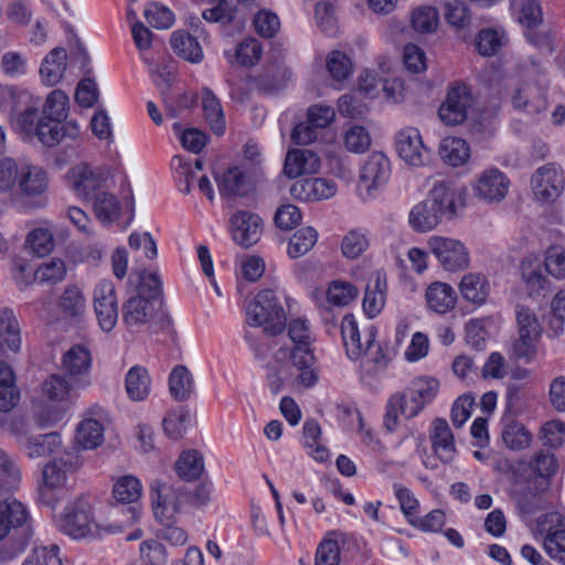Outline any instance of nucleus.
Wrapping results in <instances>:
<instances>
[{
    "label": "nucleus",
    "instance_id": "bf43d9fd",
    "mask_svg": "<svg viewBox=\"0 0 565 565\" xmlns=\"http://www.w3.org/2000/svg\"><path fill=\"white\" fill-rule=\"evenodd\" d=\"M142 487L134 476L119 478L113 488L114 498L121 503H134L141 495Z\"/></svg>",
    "mask_w": 565,
    "mask_h": 565
},
{
    "label": "nucleus",
    "instance_id": "9d476101",
    "mask_svg": "<svg viewBox=\"0 0 565 565\" xmlns=\"http://www.w3.org/2000/svg\"><path fill=\"white\" fill-rule=\"evenodd\" d=\"M443 218H454L466 206L467 189L448 181H438L426 196Z\"/></svg>",
    "mask_w": 565,
    "mask_h": 565
},
{
    "label": "nucleus",
    "instance_id": "f704fd0d",
    "mask_svg": "<svg viewBox=\"0 0 565 565\" xmlns=\"http://www.w3.org/2000/svg\"><path fill=\"white\" fill-rule=\"evenodd\" d=\"M20 401V391L12 367L0 361V412L12 411Z\"/></svg>",
    "mask_w": 565,
    "mask_h": 565
},
{
    "label": "nucleus",
    "instance_id": "39448f33",
    "mask_svg": "<svg viewBox=\"0 0 565 565\" xmlns=\"http://www.w3.org/2000/svg\"><path fill=\"white\" fill-rule=\"evenodd\" d=\"M47 186L46 172L40 167L24 163L11 200L20 209L43 207L46 204Z\"/></svg>",
    "mask_w": 565,
    "mask_h": 565
},
{
    "label": "nucleus",
    "instance_id": "49530a36",
    "mask_svg": "<svg viewBox=\"0 0 565 565\" xmlns=\"http://www.w3.org/2000/svg\"><path fill=\"white\" fill-rule=\"evenodd\" d=\"M175 471L183 480L193 481L199 479L204 471L202 455L196 450L182 452L175 462Z\"/></svg>",
    "mask_w": 565,
    "mask_h": 565
},
{
    "label": "nucleus",
    "instance_id": "69168bd1",
    "mask_svg": "<svg viewBox=\"0 0 565 565\" xmlns=\"http://www.w3.org/2000/svg\"><path fill=\"white\" fill-rule=\"evenodd\" d=\"M369 247L366 233L360 230L348 232L341 242V252L345 258L355 259Z\"/></svg>",
    "mask_w": 565,
    "mask_h": 565
},
{
    "label": "nucleus",
    "instance_id": "4c0bfd02",
    "mask_svg": "<svg viewBox=\"0 0 565 565\" xmlns=\"http://www.w3.org/2000/svg\"><path fill=\"white\" fill-rule=\"evenodd\" d=\"M426 301L433 311L447 313L455 308L457 295L450 285L436 281L427 288Z\"/></svg>",
    "mask_w": 565,
    "mask_h": 565
},
{
    "label": "nucleus",
    "instance_id": "8fccbe9b",
    "mask_svg": "<svg viewBox=\"0 0 565 565\" xmlns=\"http://www.w3.org/2000/svg\"><path fill=\"white\" fill-rule=\"evenodd\" d=\"M61 445L57 433L28 437L24 447L30 458L45 457L53 454Z\"/></svg>",
    "mask_w": 565,
    "mask_h": 565
},
{
    "label": "nucleus",
    "instance_id": "6ab92c4d",
    "mask_svg": "<svg viewBox=\"0 0 565 565\" xmlns=\"http://www.w3.org/2000/svg\"><path fill=\"white\" fill-rule=\"evenodd\" d=\"M81 135V128L77 122L71 120L62 122L56 119L41 117L38 120V131L35 136L39 141L46 147H54L65 139L76 140Z\"/></svg>",
    "mask_w": 565,
    "mask_h": 565
},
{
    "label": "nucleus",
    "instance_id": "37998d69",
    "mask_svg": "<svg viewBox=\"0 0 565 565\" xmlns=\"http://www.w3.org/2000/svg\"><path fill=\"white\" fill-rule=\"evenodd\" d=\"M543 548L554 561L565 565V520L558 518L556 525H552L543 537Z\"/></svg>",
    "mask_w": 565,
    "mask_h": 565
},
{
    "label": "nucleus",
    "instance_id": "09e8293b",
    "mask_svg": "<svg viewBox=\"0 0 565 565\" xmlns=\"http://www.w3.org/2000/svg\"><path fill=\"white\" fill-rule=\"evenodd\" d=\"M317 241L318 232L313 227H302L289 238L287 254L291 258H299L309 253Z\"/></svg>",
    "mask_w": 565,
    "mask_h": 565
},
{
    "label": "nucleus",
    "instance_id": "72a5a7b5",
    "mask_svg": "<svg viewBox=\"0 0 565 565\" xmlns=\"http://www.w3.org/2000/svg\"><path fill=\"white\" fill-rule=\"evenodd\" d=\"M443 217L426 198L413 206L408 215L411 227L418 233H425L434 230Z\"/></svg>",
    "mask_w": 565,
    "mask_h": 565
},
{
    "label": "nucleus",
    "instance_id": "7ed1b4c3",
    "mask_svg": "<svg viewBox=\"0 0 565 565\" xmlns=\"http://www.w3.org/2000/svg\"><path fill=\"white\" fill-rule=\"evenodd\" d=\"M439 383L433 377H420L403 392L392 395L386 405L384 425L390 431L397 427L398 416L406 419L417 416L438 392Z\"/></svg>",
    "mask_w": 565,
    "mask_h": 565
},
{
    "label": "nucleus",
    "instance_id": "f03ea898",
    "mask_svg": "<svg viewBox=\"0 0 565 565\" xmlns=\"http://www.w3.org/2000/svg\"><path fill=\"white\" fill-rule=\"evenodd\" d=\"M277 366L267 372V383L271 393L277 394L284 387L309 388L319 380L316 356L303 352L302 355L290 353L287 349H278L274 354Z\"/></svg>",
    "mask_w": 565,
    "mask_h": 565
},
{
    "label": "nucleus",
    "instance_id": "6e6552de",
    "mask_svg": "<svg viewBox=\"0 0 565 565\" xmlns=\"http://www.w3.org/2000/svg\"><path fill=\"white\" fill-rule=\"evenodd\" d=\"M81 465L79 457L72 452L64 454L46 463L42 471L43 483L39 489L40 500L47 505H52L54 503L52 490L64 487L67 473L75 471Z\"/></svg>",
    "mask_w": 565,
    "mask_h": 565
},
{
    "label": "nucleus",
    "instance_id": "c756f323",
    "mask_svg": "<svg viewBox=\"0 0 565 565\" xmlns=\"http://www.w3.org/2000/svg\"><path fill=\"white\" fill-rule=\"evenodd\" d=\"M67 66L65 49L55 47L43 58L40 75L43 84L54 86L61 82Z\"/></svg>",
    "mask_w": 565,
    "mask_h": 565
},
{
    "label": "nucleus",
    "instance_id": "423d86ee",
    "mask_svg": "<svg viewBox=\"0 0 565 565\" xmlns=\"http://www.w3.org/2000/svg\"><path fill=\"white\" fill-rule=\"evenodd\" d=\"M475 104L471 87L463 82L449 84L444 102L438 108L440 120L447 126L462 124Z\"/></svg>",
    "mask_w": 565,
    "mask_h": 565
},
{
    "label": "nucleus",
    "instance_id": "a878e982",
    "mask_svg": "<svg viewBox=\"0 0 565 565\" xmlns=\"http://www.w3.org/2000/svg\"><path fill=\"white\" fill-rule=\"evenodd\" d=\"M320 168V159L309 149H296L287 153L284 172L288 178H297L301 174L317 173Z\"/></svg>",
    "mask_w": 565,
    "mask_h": 565
},
{
    "label": "nucleus",
    "instance_id": "680f3d73",
    "mask_svg": "<svg viewBox=\"0 0 565 565\" xmlns=\"http://www.w3.org/2000/svg\"><path fill=\"white\" fill-rule=\"evenodd\" d=\"M68 96L61 89H54L46 97L43 117L63 121L68 115Z\"/></svg>",
    "mask_w": 565,
    "mask_h": 565
},
{
    "label": "nucleus",
    "instance_id": "ddd939ff",
    "mask_svg": "<svg viewBox=\"0 0 565 565\" xmlns=\"http://www.w3.org/2000/svg\"><path fill=\"white\" fill-rule=\"evenodd\" d=\"M428 246L446 270L457 271L469 266V253L458 239L433 236L428 241Z\"/></svg>",
    "mask_w": 565,
    "mask_h": 565
},
{
    "label": "nucleus",
    "instance_id": "e433bc0d",
    "mask_svg": "<svg viewBox=\"0 0 565 565\" xmlns=\"http://www.w3.org/2000/svg\"><path fill=\"white\" fill-rule=\"evenodd\" d=\"M79 387L74 379L63 374H52L43 383L44 395L55 402H70L76 397L75 388Z\"/></svg>",
    "mask_w": 565,
    "mask_h": 565
},
{
    "label": "nucleus",
    "instance_id": "ea45409f",
    "mask_svg": "<svg viewBox=\"0 0 565 565\" xmlns=\"http://www.w3.org/2000/svg\"><path fill=\"white\" fill-rule=\"evenodd\" d=\"M386 278L380 271H376L374 279L366 286L363 298V310L370 317H376L385 305Z\"/></svg>",
    "mask_w": 565,
    "mask_h": 565
},
{
    "label": "nucleus",
    "instance_id": "0e129e2a",
    "mask_svg": "<svg viewBox=\"0 0 565 565\" xmlns=\"http://www.w3.org/2000/svg\"><path fill=\"white\" fill-rule=\"evenodd\" d=\"M327 299L331 305L338 307L348 306L358 296V289L348 281L333 280L330 282L326 292Z\"/></svg>",
    "mask_w": 565,
    "mask_h": 565
},
{
    "label": "nucleus",
    "instance_id": "2eb2a0df",
    "mask_svg": "<svg viewBox=\"0 0 565 565\" xmlns=\"http://www.w3.org/2000/svg\"><path fill=\"white\" fill-rule=\"evenodd\" d=\"M391 175V164L387 157L380 152H372L363 163L360 172L359 190H365L370 196L372 190L384 185Z\"/></svg>",
    "mask_w": 565,
    "mask_h": 565
},
{
    "label": "nucleus",
    "instance_id": "e2e57ef3",
    "mask_svg": "<svg viewBox=\"0 0 565 565\" xmlns=\"http://www.w3.org/2000/svg\"><path fill=\"white\" fill-rule=\"evenodd\" d=\"M24 163L12 158L0 160V193H6L10 190L15 191Z\"/></svg>",
    "mask_w": 565,
    "mask_h": 565
},
{
    "label": "nucleus",
    "instance_id": "0eeeda50",
    "mask_svg": "<svg viewBox=\"0 0 565 565\" xmlns=\"http://www.w3.org/2000/svg\"><path fill=\"white\" fill-rule=\"evenodd\" d=\"M150 495L154 516L161 524L174 523L175 515L188 500V493L182 488L169 486L160 480L151 482Z\"/></svg>",
    "mask_w": 565,
    "mask_h": 565
},
{
    "label": "nucleus",
    "instance_id": "4be33fe9",
    "mask_svg": "<svg viewBox=\"0 0 565 565\" xmlns=\"http://www.w3.org/2000/svg\"><path fill=\"white\" fill-rule=\"evenodd\" d=\"M262 218L250 212L238 211L231 217L233 239L244 247L258 242L262 233Z\"/></svg>",
    "mask_w": 565,
    "mask_h": 565
},
{
    "label": "nucleus",
    "instance_id": "a19ab883",
    "mask_svg": "<svg viewBox=\"0 0 565 565\" xmlns=\"http://www.w3.org/2000/svg\"><path fill=\"white\" fill-rule=\"evenodd\" d=\"M171 47L174 53L185 61L199 63L203 58V51L195 38L188 32L178 30L171 34Z\"/></svg>",
    "mask_w": 565,
    "mask_h": 565
},
{
    "label": "nucleus",
    "instance_id": "20e7f679",
    "mask_svg": "<svg viewBox=\"0 0 565 565\" xmlns=\"http://www.w3.org/2000/svg\"><path fill=\"white\" fill-rule=\"evenodd\" d=\"M246 322L254 328L264 327L262 333L275 335L280 333L286 324V316L273 290L259 291L247 305Z\"/></svg>",
    "mask_w": 565,
    "mask_h": 565
},
{
    "label": "nucleus",
    "instance_id": "f8f14e48",
    "mask_svg": "<svg viewBox=\"0 0 565 565\" xmlns=\"http://www.w3.org/2000/svg\"><path fill=\"white\" fill-rule=\"evenodd\" d=\"M93 305L99 327L111 331L118 320V301L116 288L110 280H100L94 288Z\"/></svg>",
    "mask_w": 565,
    "mask_h": 565
},
{
    "label": "nucleus",
    "instance_id": "13d9d810",
    "mask_svg": "<svg viewBox=\"0 0 565 565\" xmlns=\"http://www.w3.org/2000/svg\"><path fill=\"white\" fill-rule=\"evenodd\" d=\"M412 25L416 32L434 33L439 25V12L435 7L422 6L413 11Z\"/></svg>",
    "mask_w": 565,
    "mask_h": 565
},
{
    "label": "nucleus",
    "instance_id": "5fc2aeb1",
    "mask_svg": "<svg viewBox=\"0 0 565 565\" xmlns=\"http://www.w3.org/2000/svg\"><path fill=\"white\" fill-rule=\"evenodd\" d=\"M25 246L34 255L39 257H44L54 249V235L50 228H34L28 234L25 238Z\"/></svg>",
    "mask_w": 565,
    "mask_h": 565
},
{
    "label": "nucleus",
    "instance_id": "de8ad7c7",
    "mask_svg": "<svg viewBox=\"0 0 565 565\" xmlns=\"http://www.w3.org/2000/svg\"><path fill=\"white\" fill-rule=\"evenodd\" d=\"M303 446L308 449V454L317 461L323 462L329 458V450L320 444L321 428L320 425L311 419L306 420L302 428Z\"/></svg>",
    "mask_w": 565,
    "mask_h": 565
},
{
    "label": "nucleus",
    "instance_id": "412c9836",
    "mask_svg": "<svg viewBox=\"0 0 565 565\" xmlns=\"http://www.w3.org/2000/svg\"><path fill=\"white\" fill-rule=\"evenodd\" d=\"M396 150L399 157L412 166H422L428 158L418 129L407 127L396 136Z\"/></svg>",
    "mask_w": 565,
    "mask_h": 565
},
{
    "label": "nucleus",
    "instance_id": "473e14b6",
    "mask_svg": "<svg viewBox=\"0 0 565 565\" xmlns=\"http://www.w3.org/2000/svg\"><path fill=\"white\" fill-rule=\"evenodd\" d=\"M201 99L205 121L216 136H222L225 132L226 122L220 99L210 88L202 89Z\"/></svg>",
    "mask_w": 565,
    "mask_h": 565
},
{
    "label": "nucleus",
    "instance_id": "393cba45",
    "mask_svg": "<svg viewBox=\"0 0 565 565\" xmlns=\"http://www.w3.org/2000/svg\"><path fill=\"white\" fill-rule=\"evenodd\" d=\"M335 193V182L323 178L300 180L291 186V194L302 201L327 200Z\"/></svg>",
    "mask_w": 565,
    "mask_h": 565
},
{
    "label": "nucleus",
    "instance_id": "774afa93",
    "mask_svg": "<svg viewBox=\"0 0 565 565\" xmlns=\"http://www.w3.org/2000/svg\"><path fill=\"white\" fill-rule=\"evenodd\" d=\"M60 547L52 544L49 547H35L24 559L22 565H50L55 562L57 565H63L58 556Z\"/></svg>",
    "mask_w": 565,
    "mask_h": 565
},
{
    "label": "nucleus",
    "instance_id": "79ce46f5",
    "mask_svg": "<svg viewBox=\"0 0 565 565\" xmlns=\"http://www.w3.org/2000/svg\"><path fill=\"white\" fill-rule=\"evenodd\" d=\"M288 335L290 338L291 345H284L280 349H287L288 352L296 353L298 355H302L303 352H308L309 355H315L307 320H292L288 327Z\"/></svg>",
    "mask_w": 565,
    "mask_h": 565
},
{
    "label": "nucleus",
    "instance_id": "58836bf2",
    "mask_svg": "<svg viewBox=\"0 0 565 565\" xmlns=\"http://www.w3.org/2000/svg\"><path fill=\"white\" fill-rule=\"evenodd\" d=\"M459 290L466 300L482 305L490 294V284L484 275L469 273L461 278Z\"/></svg>",
    "mask_w": 565,
    "mask_h": 565
},
{
    "label": "nucleus",
    "instance_id": "cd10ccee",
    "mask_svg": "<svg viewBox=\"0 0 565 565\" xmlns=\"http://www.w3.org/2000/svg\"><path fill=\"white\" fill-rule=\"evenodd\" d=\"M21 349V335L19 322L12 310L4 308L0 310V356L8 351L13 353Z\"/></svg>",
    "mask_w": 565,
    "mask_h": 565
},
{
    "label": "nucleus",
    "instance_id": "a211bd4d",
    "mask_svg": "<svg viewBox=\"0 0 565 565\" xmlns=\"http://www.w3.org/2000/svg\"><path fill=\"white\" fill-rule=\"evenodd\" d=\"M341 333L347 353L350 359L356 360L362 354L370 352L374 348L376 329L370 327L365 330V347L361 343V334L353 315H345L341 322Z\"/></svg>",
    "mask_w": 565,
    "mask_h": 565
},
{
    "label": "nucleus",
    "instance_id": "c03bdc74",
    "mask_svg": "<svg viewBox=\"0 0 565 565\" xmlns=\"http://www.w3.org/2000/svg\"><path fill=\"white\" fill-rule=\"evenodd\" d=\"M169 390L172 397L179 402L190 398L193 393V377L189 369L184 365H177L169 376Z\"/></svg>",
    "mask_w": 565,
    "mask_h": 565
},
{
    "label": "nucleus",
    "instance_id": "6e6d98bb",
    "mask_svg": "<svg viewBox=\"0 0 565 565\" xmlns=\"http://www.w3.org/2000/svg\"><path fill=\"white\" fill-rule=\"evenodd\" d=\"M220 193L222 195H245L248 191V183L244 172L234 167L228 169L218 182Z\"/></svg>",
    "mask_w": 565,
    "mask_h": 565
},
{
    "label": "nucleus",
    "instance_id": "5701e85b",
    "mask_svg": "<svg viewBox=\"0 0 565 565\" xmlns=\"http://www.w3.org/2000/svg\"><path fill=\"white\" fill-rule=\"evenodd\" d=\"M512 105L529 115H540L547 109L546 88L523 83L512 94Z\"/></svg>",
    "mask_w": 565,
    "mask_h": 565
},
{
    "label": "nucleus",
    "instance_id": "dca6fc26",
    "mask_svg": "<svg viewBox=\"0 0 565 565\" xmlns=\"http://www.w3.org/2000/svg\"><path fill=\"white\" fill-rule=\"evenodd\" d=\"M510 181L498 168L486 169L478 177L473 192L477 198L488 203L501 202L508 194Z\"/></svg>",
    "mask_w": 565,
    "mask_h": 565
},
{
    "label": "nucleus",
    "instance_id": "7c9ffc66",
    "mask_svg": "<svg viewBox=\"0 0 565 565\" xmlns=\"http://www.w3.org/2000/svg\"><path fill=\"white\" fill-rule=\"evenodd\" d=\"M28 520L24 505L14 498L0 502V540L4 539L11 529L22 526Z\"/></svg>",
    "mask_w": 565,
    "mask_h": 565
},
{
    "label": "nucleus",
    "instance_id": "a18cd8bd",
    "mask_svg": "<svg viewBox=\"0 0 565 565\" xmlns=\"http://www.w3.org/2000/svg\"><path fill=\"white\" fill-rule=\"evenodd\" d=\"M441 159L452 167L463 164L470 157V149L466 140L456 137H447L439 146Z\"/></svg>",
    "mask_w": 565,
    "mask_h": 565
},
{
    "label": "nucleus",
    "instance_id": "338daca9",
    "mask_svg": "<svg viewBox=\"0 0 565 565\" xmlns=\"http://www.w3.org/2000/svg\"><path fill=\"white\" fill-rule=\"evenodd\" d=\"M565 322V290H559L551 301V318L548 320V332L558 337L563 333Z\"/></svg>",
    "mask_w": 565,
    "mask_h": 565
},
{
    "label": "nucleus",
    "instance_id": "052dcab7",
    "mask_svg": "<svg viewBox=\"0 0 565 565\" xmlns=\"http://www.w3.org/2000/svg\"><path fill=\"white\" fill-rule=\"evenodd\" d=\"M66 276L65 263L60 258H53L42 263L34 271L33 279L41 284H57Z\"/></svg>",
    "mask_w": 565,
    "mask_h": 565
},
{
    "label": "nucleus",
    "instance_id": "aec40b11",
    "mask_svg": "<svg viewBox=\"0 0 565 565\" xmlns=\"http://www.w3.org/2000/svg\"><path fill=\"white\" fill-rule=\"evenodd\" d=\"M513 394L508 395V411L501 418V439L507 448L518 451L527 448L532 441V435L523 424L515 419L512 413Z\"/></svg>",
    "mask_w": 565,
    "mask_h": 565
},
{
    "label": "nucleus",
    "instance_id": "864d4df0",
    "mask_svg": "<svg viewBox=\"0 0 565 565\" xmlns=\"http://www.w3.org/2000/svg\"><path fill=\"white\" fill-rule=\"evenodd\" d=\"M77 443L85 449H94L104 441V427L93 418L84 419L76 431Z\"/></svg>",
    "mask_w": 565,
    "mask_h": 565
},
{
    "label": "nucleus",
    "instance_id": "1a4fd4ad",
    "mask_svg": "<svg viewBox=\"0 0 565 565\" xmlns=\"http://www.w3.org/2000/svg\"><path fill=\"white\" fill-rule=\"evenodd\" d=\"M60 530L68 536L81 540L95 535L97 524L92 516V507L85 499L67 504L58 522Z\"/></svg>",
    "mask_w": 565,
    "mask_h": 565
},
{
    "label": "nucleus",
    "instance_id": "f3484780",
    "mask_svg": "<svg viewBox=\"0 0 565 565\" xmlns=\"http://www.w3.org/2000/svg\"><path fill=\"white\" fill-rule=\"evenodd\" d=\"M62 367L66 375L74 379L79 388H85L90 384L87 374L92 367V353L83 344H74L62 358Z\"/></svg>",
    "mask_w": 565,
    "mask_h": 565
},
{
    "label": "nucleus",
    "instance_id": "c85d7f7f",
    "mask_svg": "<svg viewBox=\"0 0 565 565\" xmlns=\"http://www.w3.org/2000/svg\"><path fill=\"white\" fill-rule=\"evenodd\" d=\"M57 308L71 321H81L86 313V298L76 286H67L58 298Z\"/></svg>",
    "mask_w": 565,
    "mask_h": 565
},
{
    "label": "nucleus",
    "instance_id": "c9c22d12",
    "mask_svg": "<svg viewBox=\"0 0 565 565\" xmlns=\"http://www.w3.org/2000/svg\"><path fill=\"white\" fill-rule=\"evenodd\" d=\"M125 387L131 401H145L151 391V379L148 370L142 365H134L130 367L125 377Z\"/></svg>",
    "mask_w": 565,
    "mask_h": 565
},
{
    "label": "nucleus",
    "instance_id": "4468645a",
    "mask_svg": "<svg viewBox=\"0 0 565 565\" xmlns=\"http://www.w3.org/2000/svg\"><path fill=\"white\" fill-rule=\"evenodd\" d=\"M531 183L535 198L545 202L556 200L565 188L563 172L555 163L539 168L532 175Z\"/></svg>",
    "mask_w": 565,
    "mask_h": 565
},
{
    "label": "nucleus",
    "instance_id": "9b49d317",
    "mask_svg": "<svg viewBox=\"0 0 565 565\" xmlns=\"http://www.w3.org/2000/svg\"><path fill=\"white\" fill-rule=\"evenodd\" d=\"M108 177L105 169L85 163L72 168L67 174L70 186L83 199H94L97 193L104 191Z\"/></svg>",
    "mask_w": 565,
    "mask_h": 565
},
{
    "label": "nucleus",
    "instance_id": "f257e3e1",
    "mask_svg": "<svg viewBox=\"0 0 565 565\" xmlns=\"http://www.w3.org/2000/svg\"><path fill=\"white\" fill-rule=\"evenodd\" d=\"M122 321L129 330L147 326L152 332H159L171 328L172 320L163 306L162 284L158 274L141 276L137 295L122 305Z\"/></svg>",
    "mask_w": 565,
    "mask_h": 565
},
{
    "label": "nucleus",
    "instance_id": "3c124183",
    "mask_svg": "<svg viewBox=\"0 0 565 565\" xmlns=\"http://www.w3.org/2000/svg\"><path fill=\"white\" fill-rule=\"evenodd\" d=\"M511 9L519 22L526 28L537 26L543 19L539 0H511Z\"/></svg>",
    "mask_w": 565,
    "mask_h": 565
},
{
    "label": "nucleus",
    "instance_id": "b1692460",
    "mask_svg": "<svg viewBox=\"0 0 565 565\" xmlns=\"http://www.w3.org/2000/svg\"><path fill=\"white\" fill-rule=\"evenodd\" d=\"M435 456L445 465L450 463L456 456L452 431L444 418H435L429 435Z\"/></svg>",
    "mask_w": 565,
    "mask_h": 565
},
{
    "label": "nucleus",
    "instance_id": "bb28decb",
    "mask_svg": "<svg viewBox=\"0 0 565 565\" xmlns=\"http://www.w3.org/2000/svg\"><path fill=\"white\" fill-rule=\"evenodd\" d=\"M550 481L545 478L531 477L526 486L515 494L518 507L525 513H533L542 508V495L548 490Z\"/></svg>",
    "mask_w": 565,
    "mask_h": 565
},
{
    "label": "nucleus",
    "instance_id": "2f4dec72",
    "mask_svg": "<svg viewBox=\"0 0 565 565\" xmlns=\"http://www.w3.org/2000/svg\"><path fill=\"white\" fill-rule=\"evenodd\" d=\"M521 277L530 297H545L550 291V281L540 271L536 259L524 258L520 265Z\"/></svg>",
    "mask_w": 565,
    "mask_h": 565
},
{
    "label": "nucleus",
    "instance_id": "603ef678",
    "mask_svg": "<svg viewBox=\"0 0 565 565\" xmlns=\"http://www.w3.org/2000/svg\"><path fill=\"white\" fill-rule=\"evenodd\" d=\"M93 209L96 217L102 223L110 224L118 218L120 204L114 194L102 191L94 198Z\"/></svg>",
    "mask_w": 565,
    "mask_h": 565
},
{
    "label": "nucleus",
    "instance_id": "4d7b16f0",
    "mask_svg": "<svg viewBox=\"0 0 565 565\" xmlns=\"http://www.w3.org/2000/svg\"><path fill=\"white\" fill-rule=\"evenodd\" d=\"M529 467L534 473L533 477L550 479L558 470V461L553 452L550 450L541 449L532 456Z\"/></svg>",
    "mask_w": 565,
    "mask_h": 565
}]
</instances>
